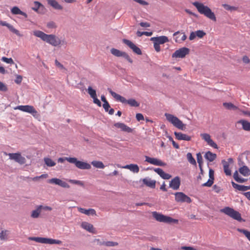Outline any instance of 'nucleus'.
Listing matches in <instances>:
<instances>
[{
	"instance_id": "obj_1",
	"label": "nucleus",
	"mask_w": 250,
	"mask_h": 250,
	"mask_svg": "<svg viewBox=\"0 0 250 250\" xmlns=\"http://www.w3.org/2000/svg\"><path fill=\"white\" fill-rule=\"evenodd\" d=\"M33 35L41 38L42 41L53 46H57L62 44H65L64 41H62L58 37L53 34H46L40 30L33 31Z\"/></svg>"
},
{
	"instance_id": "obj_2",
	"label": "nucleus",
	"mask_w": 250,
	"mask_h": 250,
	"mask_svg": "<svg viewBox=\"0 0 250 250\" xmlns=\"http://www.w3.org/2000/svg\"><path fill=\"white\" fill-rule=\"evenodd\" d=\"M192 4L197 8L198 11L201 14L204 15L213 21H216V18L214 13L208 6H206L203 3L198 1L193 2Z\"/></svg>"
},
{
	"instance_id": "obj_3",
	"label": "nucleus",
	"mask_w": 250,
	"mask_h": 250,
	"mask_svg": "<svg viewBox=\"0 0 250 250\" xmlns=\"http://www.w3.org/2000/svg\"><path fill=\"white\" fill-rule=\"evenodd\" d=\"M107 90L117 101H120L123 104H127L133 107H138L139 106V103L134 99L126 100L124 97L113 91L111 88H108Z\"/></svg>"
},
{
	"instance_id": "obj_4",
	"label": "nucleus",
	"mask_w": 250,
	"mask_h": 250,
	"mask_svg": "<svg viewBox=\"0 0 250 250\" xmlns=\"http://www.w3.org/2000/svg\"><path fill=\"white\" fill-rule=\"evenodd\" d=\"M152 214L153 217L158 222L168 224H177L178 223V220L173 219L168 216L164 215L162 213L157 212V211H153Z\"/></svg>"
},
{
	"instance_id": "obj_5",
	"label": "nucleus",
	"mask_w": 250,
	"mask_h": 250,
	"mask_svg": "<svg viewBox=\"0 0 250 250\" xmlns=\"http://www.w3.org/2000/svg\"><path fill=\"white\" fill-rule=\"evenodd\" d=\"M165 116L167 120L173 124L174 126L182 130L185 129V125L177 117L169 113H165Z\"/></svg>"
},
{
	"instance_id": "obj_6",
	"label": "nucleus",
	"mask_w": 250,
	"mask_h": 250,
	"mask_svg": "<svg viewBox=\"0 0 250 250\" xmlns=\"http://www.w3.org/2000/svg\"><path fill=\"white\" fill-rule=\"evenodd\" d=\"M220 211L221 212L224 213L233 219L238 221L240 222L242 220L241 214L238 211L235 210L233 208L230 207H225L224 208L221 209Z\"/></svg>"
},
{
	"instance_id": "obj_7",
	"label": "nucleus",
	"mask_w": 250,
	"mask_h": 250,
	"mask_svg": "<svg viewBox=\"0 0 250 250\" xmlns=\"http://www.w3.org/2000/svg\"><path fill=\"white\" fill-rule=\"evenodd\" d=\"M150 41H152L154 43V48L157 52L161 51L160 44H164L168 42V38L165 36H161L159 37H152Z\"/></svg>"
},
{
	"instance_id": "obj_8",
	"label": "nucleus",
	"mask_w": 250,
	"mask_h": 250,
	"mask_svg": "<svg viewBox=\"0 0 250 250\" xmlns=\"http://www.w3.org/2000/svg\"><path fill=\"white\" fill-rule=\"evenodd\" d=\"M67 161L71 164H74L75 166L81 169H89L91 168V165L86 162L78 160L75 157H69L66 158Z\"/></svg>"
},
{
	"instance_id": "obj_9",
	"label": "nucleus",
	"mask_w": 250,
	"mask_h": 250,
	"mask_svg": "<svg viewBox=\"0 0 250 250\" xmlns=\"http://www.w3.org/2000/svg\"><path fill=\"white\" fill-rule=\"evenodd\" d=\"M111 53L117 57H122L124 58H125L127 61H128L130 63H132L133 61L130 58L129 55L125 52L122 51L120 50H118L117 49L112 48L110 50Z\"/></svg>"
},
{
	"instance_id": "obj_10",
	"label": "nucleus",
	"mask_w": 250,
	"mask_h": 250,
	"mask_svg": "<svg viewBox=\"0 0 250 250\" xmlns=\"http://www.w3.org/2000/svg\"><path fill=\"white\" fill-rule=\"evenodd\" d=\"M174 194L175 201L177 202H186L187 203H190L191 202L190 198L183 192H177Z\"/></svg>"
},
{
	"instance_id": "obj_11",
	"label": "nucleus",
	"mask_w": 250,
	"mask_h": 250,
	"mask_svg": "<svg viewBox=\"0 0 250 250\" xmlns=\"http://www.w3.org/2000/svg\"><path fill=\"white\" fill-rule=\"evenodd\" d=\"M189 49L187 47H182L176 50L172 55V57L174 58H183L188 54Z\"/></svg>"
},
{
	"instance_id": "obj_12",
	"label": "nucleus",
	"mask_w": 250,
	"mask_h": 250,
	"mask_svg": "<svg viewBox=\"0 0 250 250\" xmlns=\"http://www.w3.org/2000/svg\"><path fill=\"white\" fill-rule=\"evenodd\" d=\"M15 109H18L21 111L30 113L34 117L36 116L37 114V111L35 109V108L32 105H19Z\"/></svg>"
},
{
	"instance_id": "obj_13",
	"label": "nucleus",
	"mask_w": 250,
	"mask_h": 250,
	"mask_svg": "<svg viewBox=\"0 0 250 250\" xmlns=\"http://www.w3.org/2000/svg\"><path fill=\"white\" fill-rule=\"evenodd\" d=\"M123 42L131 49L134 53L137 55L142 54L141 50L130 40L124 39Z\"/></svg>"
},
{
	"instance_id": "obj_14",
	"label": "nucleus",
	"mask_w": 250,
	"mask_h": 250,
	"mask_svg": "<svg viewBox=\"0 0 250 250\" xmlns=\"http://www.w3.org/2000/svg\"><path fill=\"white\" fill-rule=\"evenodd\" d=\"M8 155L10 159L14 160L21 165L24 164L26 162L25 158L22 157L20 153H9Z\"/></svg>"
},
{
	"instance_id": "obj_15",
	"label": "nucleus",
	"mask_w": 250,
	"mask_h": 250,
	"mask_svg": "<svg viewBox=\"0 0 250 250\" xmlns=\"http://www.w3.org/2000/svg\"><path fill=\"white\" fill-rule=\"evenodd\" d=\"M48 183L50 184H55L56 185H59L61 187L64 188H70L69 185L67 183L57 178H53L51 179H49L48 181Z\"/></svg>"
},
{
	"instance_id": "obj_16",
	"label": "nucleus",
	"mask_w": 250,
	"mask_h": 250,
	"mask_svg": "<svg viewBox=\"0 0 250 250\" xmlns=\"http://www.w3.org/2000/svg\"><path fill=\"white\" fill-rule=\"evenodd\" d=\"M145 161L151 164L158 166H166V163L162 162L161 160L155 158H151L147 156H145Z\"/></svg>"
},
{
	"instance_id": "obj_17",
	"label": "nucleus",
	"mask_w": 250,
	"mask_h": 250,
	"mask_svg": "<svg viewBox=\"0 0 250 250\" xmlns=\"http://www.w3.org/2000/svg\"><path fill=\"white\" fill-rule=\"evenodd\" d=\"M202 139L207 142L208 144L214 148H218L217 144L210 138V136L208 133L201 134Z\"/></svg>"
},
{
	"instance_id": "obj_18",
	"label": "nucleus",
	"mask_w": 250,
	"mask_h": 250,
	"mask_svg": "<svg viewBox=\"0 0 250 250\" xmlns=\"http://www.w3.org/2000/svg\"><path fill=\"white\" fill-rule=\"evenodd\" d=\"M181 184L180 178L179 176H176L169 182V187L173 190H178Z\"/></svg>"
},
{
	"instance_id": "obj_19",
	"label": "nucleus",
	"mask_w": 250,
	"mask_h": 250,
	"mask_svg": "<svg viewBox=\"0 0 250 250\" xmlns=\"http://www.w3.org/2000/svg\"><path fill=\"white\" fill-rule=\"evenodd\" d=\"M209 178L208 181L202 184V187H210L213 185L214 177V170L212 169H209Z\"/></svg>"
},
{
	"instance_id": "obj_20",
	"label": "nucleus",
	"mask_w": 250,
	"mask_h": 250,
	"mask_svg": "<svg viewBox=\"0 0 250 250\" xmlns=\"http://www.w3.org/2000/svg\"><path fill=\"white\" fill-rule=\"evenodd\" d=\"M34 7L32 8V10L40 14L44 13V7L42 3L36 1H34Z\"/></svg>"
},
{
	"instance_id": "obj_21",
	"label": "nucleus",
	"mask_w": 250,
	"mask_h": 250,
	"mask_svg": "<svg viewBox=\"0 0 250 250\" xmlns=\"http://www.w3.org/2000/svg\"><path fill=\"white\" fill-rule=\"evenodd\" d=\"M142 181L144 184L146 185L147 187L154 188L155 187L156 181L154 180H151L149 177H146L142 179Z\"/></svg>"
},
{
	"instance_id": "obj_22",
	"label": "nucleus",
	"mask_w": 250,
	"mask_h": 250,
	"mask_svg": "<svg viewBox=\"0 0 250 250\" xmlns=\"http://www.w3.org/2000/svg\"><path fill=\"white\" fill-rule=\"evenodd\" d=\"M174 135L176 138L179 140H185L189 141L191 140V137L181 132H175Z\"/></svg>"
},
{
	"instance_id": "obj_23",
	"label": "nucleus",
	"mask_w": 250,
	"mask_h": 250,
	"mask_svg": "<svg viewBox=\"0 0 250 250\" xmlns=\"http://www.w3.org/2000/svg\"><path fill=\"white\" fill-rule=\"evenodd\" d=\"M79 212H80L82 213L86 214L87 215H96V212L95 209L93 208H89L88 209L82 208H78Z\"/></svg>"
},
{
	"instance_id": "obj_24",
	"label": "nucleus",
	"mask_w": 250,
	"mask_h": 250,
	"mask_svg": "<svg viewBox=\"0 0 250 250\" xmlns=\"http://www.w3.org/2000/svg\"><path fill=\"white\" fill-rule=\"evenodd\" d=\"M30 240H34L37 242L42 243V244H50V238H43V237H30L29 238Z\"/></svg>"
},
{
	"instance_id": "obj_25",
	"label": "nucleus",
	"mask_w": 250,
	"mask_h": 250,
	"mask_svg": "<svg viewBox=\"0 0 250 250\" xmlns=\"http://www.w3.org/2000/svg\"><path fill=\"white\" fill-rule=\"evenodd\" d=\"M222 164L223 165L224 171L225 174L227 176H231V171L229 168V165L228 162L225 160H223L222 161Z\"/></svg>"
},
{
	"instance_id": "obj_26",
	"label": "nucleus",
	"mask_w": 250,
	"mask_h": 250,
	"mask_svg": "<svg viewBox=\"0 0 250 250\" xmlns=\"http://www.w3.org/2000/svg\"><path fill=\"white\" fill-rule=\"evenodd\" d=\"M124 168L128 169L134 173H138L139 171V167L136 164L127 165L124 167Z\"/></svg>"
},
{
	"instance_id": "obj_27",
	"label": "nucleus",
	"mask_w": 250,
	"mask_h": 250,
	"mask_svg": "<svg viewBox=\"0 0 250 250\" xmlns=\"http://www.w3.org/2000/svg\"><path fill=\"white\" fill-rule=\"evenodd\" d=\"M81 227L84 229L87 230L90 232H93L94 231L93 226L86 222H83L82 223Z\"/></svg>"
},
{
	"instance_id": "obj_28",
	"label": "nucleus",
	"mask_w": 250,
	"mask_h": 250,
	"mask_svg": "<svg viewBox=\"0 0 250 250\" xmlns=\"http://www.w3.org/2000/svg\"><path fill=\"white\" fill-rule=\"evenodd\" d=\"M238 124L242 125V128L245 131H250V122L247 120H241L238 121Z\"/></svg>"
},
{
	"instance_id": "obj_29",
	"label": "nucleus",
	"mask_w": 250,
	"mask_h": 250,
	"mask_svg": "<svg viewBox=\"0 0 250 250\" xmlns=\"http://www.w3.org/2000/svg\"><path fill=\"white\" fill-rule=\"evenodd\" d=\"M48 3L53 7L54 9L57 10L62 9V6H61L56 0H47Z\"/></svg>"
},
{
	"instance_id": "obj_30",
	"label": "nucleus",
	"mask_w": 250,
	"mask_h": 250,
	"mask_svg": "<svg viewBox=\"0 0 250 250\" xmlns=\"http://www.w3.org/2000/svg\"><path fill=\"white\" fill-rule=\"evenodd\" d=\"M204 157L206 159L211 162H213L216 158L217 156L216 154L208 151L205 153Z\"/></svg>"
},
{
	"instance_id": "obj_31",
	"label": "nucleus",
	"mask_w": 250,
	"mask_h": 250,
	"mask_svg": "<svg viewBox=\"0 0 250 250\" xmlns=\"http://www.w3.org/2000/svg\"><path fill=\"white\" fill-rule=\"evenodd\" d=\"M239 171L244 176H248L250 175V169L247 166L240 167Z\"/></svg>"
},
{
	"instance_id": "obj_32",
	"label": "nucleus",
	"mask_w": 250,
	"mask_h": 250,
	"mask_svg": "<svg viewBox=\"0 0 250 250\" xmlns=\"http://www.w3.org/2000/svg\"><path fill=\"white\" fill-rule=\"evenodd\" d=\"M42 206L40 205L37 207V208L32 211L31 216L33 218H37L39 217L42 209Z\"/></svg>"
},
{
	"instance_id": "obj_33",
	"label": "nucleus",
	"mask_w": 250,
	"mask_h": 250,
	"mask_svg": "<svg viewBox=\"0 0 250 250\" xmlns=\"http://www.w3.org/2000/svg\"><path fill=\"white\" fill-rule=\"evenodd\" d=\"M9 231L3 230L0 232V239L1 240L6 241L8 239Z\"/></svg>"
},
{
	"instance_id": "obj_34",
	"label": "nucleus",
	"mask_w": 250,
	"mask_h": 250,
	"mask_svg": "<svg viewBox=\"0 0 250 250\" xmlns=\"http://www.w3.org/2000/svg\"><path fill=\"white\" fill-rule=\"evenodd\" d=\"M223 105L225 108L229 110H236L238 109V107L231 103H224Z\"/></svg>"
},
{
	"instance_id": "obj_35",
	"label": "nucleus",
	"mask_w": 250,
	"mask_h": 250,
	"mask_svg": "<svg viewBox=\"0 0 250 250\" xmlns=\"http://www.w3.org/2000/svg\"><path fill=\"white\" fill-rule=\"evenodd\" d=\"M91 164L93 165V167L103 169L105 167L103 163L101 161H93L91 162Z\"/></svg>"
},
{
	"instance_id": "obj_36",
	"label": "nucleus",
	"mask_w": 250,
	"mask_h": 250,
	"mask_svg": "<svg viewBox=\"0 0 250 250\" xmlns=\"http://www.w3.org/2000/svg\"><path fill=\"white\" fill-rule=\"evenodd\" d=\"M43 160L45 164L48 167H52L56 165V163L49 158L45 157Z\"/></svg>"
},
{
	"instance_id": "obj_37",
	"label": "nucleus",
	"mask_w": 250,
	"mask_h": 250,
	"mask_svg": "<svg viewBox=\"0 0 250 250\" xmlns=\"http://www.w3.org/2000/svg\"><path fill=\"white\" fill-rule=\"evenodd\" d=\"M231 183L234 188H235L239 191H245V188L244 185H238L233 181H231Z\"/></svg>"
},
{
	"instance_id": "obj_38",
	"label": "nucleus",
	"mask_w": 250,
	"mask_h": 250,
	"mask_svg": "<svg viewBox=\"0 0 250 250\" xmlns=\"http://www.w3.org/2000/svg\"><path fill=\"white\" fill-rule=\"evenodd\" d=\"M187 158L188 161L192 165H196V162L194 158L193 157L192 154L188 152L187 154Z\"/></svg>"
},
{
	"instance_id": "obj_39",
	"label": "nucleus",
	"mask_w": 250,
	"mask_h": 250,
	"mask_svg": "<svg viewBox=\"0 0 250 250\" xmlns=\"http://www.w3.org/2000/svg\"><path fill=\"white\" fill-rule=\"evenodd\" d=\"M237 230L243 233L245 236L247 238V239L250 241V232L247 229H238Z\"/></svg>"
},
{
	"instance_id": "obj_40",
	"label": "nucleus",
	"mask_w": 250,
	"mask_h": 250,
	"mask_svg": "<svg viewBox=\"0 0 250 250\" xmlns=\"http://www.w3.org/2000/svg\"><path fill=\"white\" fill-rule=\"evenodd\" d=\"M87 92L92 98L97 96L96 90L93 89L91 86L88 87Z\"/></svg>"
},
{
	"instance_id": "obj_41",
	"label": "nucleus",
	"mask_w": 250,
	"mask_h": 250,
	"mask_svg": "<svg viewBox=\"0 0 250 250\" xmlns=\"http://www.w3.org/2000/svg\"><path fill=\"white\" fill-rule=\"evenodd\" d=\"M152 32H147V31H144V32H141L139 31H138L136 33V35L138 37H141L143 35H146V36L149 37L151 36L152 35Z\"/></svg>"
},
{
	"instance_id": "obj_42",
	"label": "nucleus",
	"mask_w": 250,
	"mask_h": 250,
	"mask_svg": "<svg viewBox=\"0 0 250 250\" xmlns=\"http://www.w3.org/2000/svg\"><path fill=\"white\" fill-rule=\"evenodd\" d=\"M222 6L226 10L230 11L237 10L238 8L237 7L230 6L227 4H223Z\"/></svg>"
},
{
	"instance_id": "obj_43",
	"label": "nucleus",
	"mask_w": 250,
	"mask_h": 250,
	"mask_svg": "<svg viewBox=\"0 0 250 250\" xmlns=\"http://www.w3.org/2000/svg\"><path fill=\"white\" fill-rule=\"evenodd\" d=\"M8 28L9 29L10 31H11L12 32L15 33L16 35H18V36H20L21 35L20 34V32L19 31L17 30L16 29H15L13 25L10 24L9 26H8Z\"/></svg>"
},
{
	"instance_id": "obj_44",
	"label": "nucleus",
	"mask_w": 250,
	"mask_h": 250,
	"mask_svg": "<svg viewBox=\"0 0 250 250\" xmlns=\"http://www.w3.org/2000/svg\"><path fill=\"white\" fill-rule=\"evenodd\" d=\"M104 246L106 247H114L118 245V243L116 242L113 241H105V243H104Z\"/></svg>"
},
{
	"instance_id": "obj_45",
	"label": "nucleus",
	"mask_w": 250,
	"mask_h": 250,
	"mask_svg": "<svg viewBox=\"0 0 250 250\" xmlns=\"http://www.w3.org/2000/svg\"><path fill=\"white\" fill-rule=\"evenodd\" d=\"M1 61L9 64H14V62L12 58H7L5 57H3L1 58Z\"/></svg>"
},
{
	"instance_id": "obj_46",
	"label": "nucleus",
	"mask_w": 250,
	"mask_h": 250,
	"mask_svg": "<svg viewBox=\"0 0 250 250\" xmlns=\"http://www.w3.org/2000/svg\"><path fill=\"white\" fill-rule=\"evenodd\" d=\"M197 161L199 164V166H202L203 163V158L201 154L199 152L197 153Z\"/></svg>"
},
{
	"instance_id": "obj_47",
	"label": "nucleus",
	"mask_w": 250,
	"mask_h": 250,
	"mask_svg": "<svg viewBox=\"0 0 250 250\" xmlns=\"http://www.w3.org/2000/svg\"><path fill=\"white\" fill-rule=\"evenodd\" d=\"M11 12L15 15L20 14L21 10L17 6L13 7L11 9Z\"/></svg>"
},
{
	"instance_id": "obj_48",
	"label": "nucleus",
	"mask_w": 250,
	"mask_h": 250,
	"mask_svg": "<svg viewBox=\"0 0 250 250\" xmlns=\"http://www.w3.org/2000/svg\"><path fill=\"white\" fill-rule=\"evenodd\" d=\"M195 33L196 36L199 38H202L206 35V33L203 30H197Z\"/></svg>"
},
{
	"instance_id": "obj_49",
	"label": "nucleus",
	"mask_w": 250,
	"mask_h": 250,
	"mask_svg": "<svg viewBox=\"0 0 250 250\" xmlns=\"http://www.w3.org/2000/svg\"><path fill=\"white\" fill-rule=\"evenodd\" d=\"M68 181H69V182H70L71 184L78 185H80L81 186H83V182L80 181L70 179V180H69Z\"/></svg>"
},
{
	"instance_id": "obj_50",
	"label": "nucleus",
	"mask_w": 250,
	"mask_h": 250,
	"mask_svg": "<svg viewBox=\"0 0 250 250\" xmlns=\"http://www.w3.org/2000/svg\"><path fill=\"white\" fill-rule=\"evenodd\" d=\"M242 155L239 156L238 158V165L240 167L246 166L244 162L242 160Z\"/></svg>"
},
{
	"instance_id": "obj_51",
	"label": "nucleus",
	"mask_w": 250,
	"mask_h": 250,
	"mask_svg": "<svg viewBox=\"0 0 250 250\" xmlns=\"http://www.w3.org/2000/svg\"><path fill=\"white\" fill-rule=\"evenodd\" d=\"M125 125L124 123L118 122L114 124V126L117 128H120L123 131Z\"/></svg>"
},
{
	"instance_id": "obj_52",
	"label": "nucleus",
	"mask_w": 250,
	"mask_h": 250,
	"mask_svg": "<svg viewBox=\"0 0 250 250\" xmlns=\"http://www.w3.org/2000/svg\"><path fill=\"white\" fill-rule=\"evenodd\" d=\"M169 140L172 142L173 146L177 149L179 148V146L178 144H177L173 139V138L171 136L168 137Z\"/></svg>"
},
{
	"instance_id": "obj_53",
	"label": "nucleus",
	"mask_w": 250,
	"mask_h": 250,
	"mask_svg": "<svg viewBox=\"0 0 250 250\" xmlns=\"http://www.w3.org/2000/svg\"><path fill=\"white\" fill-rule=\"evenodd\" d=\"M154 171L156 172L161 177L164 173V170L160 168H155L153 169Z\"/></svg>"
},
{
	"instance_id": "obj_54",
	"label": "nucleus",
	"mask_w": 250,
	"mask_h": 250,
	"mask_svg": "<svg viewBox=\"0 0 250 250\" xmlns=\"http://www.w3.org/2000/svg\"><path fill=\"white\" fill-rule=\"evenodd\" d=\"M212 188L213 190L217 193H219L221 190H222L221 188L216 185H213Z\"/></svg>"
},
{
	"instance_id": "obj_55",
	"label": "nucleus",
	"mask_w": 250,
	"mask_h": 250,
	"mask_svg": "<svg viewBox=\"0 0 250 250\" xmlns=\"http://www.w3.org/2000/svg\"><path fill=\"white\" fill-rule=\"evenodd\" d=\"M7 90L6 85L3 83L0 82V91L5 92Z\"/></svg>"
},
{
	"instance_id": "obj_56",
	"label": "nucleus",
	"mask_w": 250,
	"mask_h": 250,
	"mask_svg": "<svg viewBox=\"0 0 250 250\" xmlns=\"http://www.w3.org/2000/svg\"><path fill=\"white\" fill-rule=\"evenodd\" d=\"M123 131L127 132V133H131L133 131V129L131 128L130 127L127 126L125 124L124 125V127L123 128Z\"/></svg>"
},
{
	"instance_id": "obj_57",
	"label": "nucleus",
	"mask_w": 250,
	"mask_h": 250,
	"mask_svg": "<svg viewBox=\"0 0 250 250\" xmlns=\"http://www.w3.org/2000/svg\"><path fill=\"white\" fill-rule=\"evenodd\" d=\"M22 77L21 75H17L15 82L17 84H20L21 83Z\"/></svg>"
},
{
	"instance_id": "obj_58",
	"label": "nucleus",
	"mask_w": 250,
	"mask_h": 250,
	"mask_svg": "<svg viewBox=\"0 0 250 250\" xmlns=\"http://www.w3.org/2000/svg\"><path fill=\"white\" fill-rule=\"evenodd\" d=\"M54 244L60 245V244H62V241L60 240H56V239H53L50 238V244Z\"/></svg>"
},
{
	"instance_id": "obj_59",
	"label": "nucleus",
	"mask_w": 250,
	"mask_h": 250,
	"mask_svg": "<svg viewBox=\"0 0 250 250\" xmlns=\"http://www.w3.org/2000/svg\"><path fill=\"white\" fill-rule=\"evenodd\" d=\"M136 118L138 121H140L141 120H144V116L141 113H137L136 115Z\"/></svg>"
},
{
	"instance_id": "obj_60",
	"label": "nucleus",
	"mask_w": 250,
	"mask_h": 250,
	"mask_svg": "<svg viewBox=\"0 0 250 250\" xmlns=\"http://www.w3.org/2000/svg\"><path fill=\"white\" fill-rule=\"evenodd\" d=\"M103 107L104 108V110L106 112H107L109 110V108L110 107L109 104L108 103H105V104H103Z\"/></svg>"
},
{
	"instance_id": "obj_61",
	"label": "nucleus",
	"mask_w": 250,
	"mask_h": 250,
	"mask_svg": "<svg viewBox=\"0 0 250 250\" xmlns=\"http://www.w3.org/2000/svg\"><path fill=\"white\" fill-rule=\"evenodd\" d=\"M93 102L94 104H97L99 106H101L102 104L100 101L97 98V96L93 98Z\"/></svg>"
},
{
	"instance_id": "obj_62",
	"label": "nucleus",
	"mask_w": 250,
	"mask_h": 250,
	"mask_svg": "<svg viewBox=\"0 0 250 250\" xmlns=\"http://www.w3.org/2000/svg\"><path fill=\"white\" fill-rule=\"evenodd\" d=\"M171 177V175L167 173L164 172L161 178L163 179H169Z\"/></svg>"
},
{
	"instance_id": "obj_63",
	"label": "nucleus",
	"mask_w": 250,
	"mask_h": 250,
	"mask_svg": "<svg viewBox=\"0 0 250 250\" xmlns=\"http://www.w3.org/2000/svg\"><path fill=\"white\" fill-rule=\"evenodd\" d=\"M134 1L143 5H147L148 4V3L147 2L144 0H134Z\"/></svg>"
},
{
	"instance_id": "obj_64",
	"label": "nucleus",
	"mask_w": 250,
	"mask_h": 250,
	"mask_svg": "<svg viewBox=\"0 0 250 250\" xmlns=\"http://www.w3.org/2000/svg\"><path fill=\"white\" fill-rule=\"evenodd\" d=\"M181 250H197L192 247H188V246H182L181 247Z\"/></svg>"
}]
</instances>
